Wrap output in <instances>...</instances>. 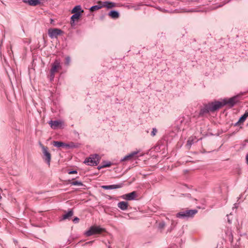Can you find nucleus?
I'll return each instance as SVG.
<instances>
[{
  "mask_svg": "<svg viewBox=\"0 0 248 248\" xmlns=\"http://www.w3.org/2000/svg\"><path fill=\"white\" fill-rule=\"evenodd\" d=\"M108 15L112 18H118L119 17V13L115 11H110Z\"/></svg>",
  "mask_w": 248,
  "mask_h": 248,
  "instance_id": "a211bd4d",
  "label": "nucleus"
},
{
  "mask_svg": "<svg viewBox=\"0 0 248 248\" xmlns=\"http://www.w3.org/2000/svg\"><path fill=\"white\" fill-rule=\"evenodd\" d=\"M197 213L196 210H189L179 212L177 214V217H192Z\"/></svg>",
  "mask_w": 248,
  "mask_h": 248,
  "instance_id": "39448f33",
  "label": "nucleus"
},
{
  "mask_svg": "<svg viewBox=\"0 0 248 248\" xmlns=\"http://www.w3.org/2000/svg\"><path fill=\"white\" fill-rule=\"evenodd\" d=\"M77 173V171L76 170H73L69 172V174H76Z\"/></svg>",
  "mask_w": 248,
  "mask_h": 248,
  "instance_id": "bb28decb",
  "label": "nucleus"
},
{
  "mask_svg": "<svg viewBox=\"0 0 248 248\" xmlns=\"http://www.w3.org/2000/svg\"><path fill=\"white\" fill-rule=\"evenodd\" d=\"M70 184L73 186H81L83 185L82 183L80 181H72L70 183Z\"/></svg>",
  "mask_w": 248,
  "mask_h": 248,
  "instance_id": "4be33fe9",
  "label": "nucleus"
},
{
  "mask_svg": "<svg viewBox=\"0 0 248 248\" xmlns=\"http://www.w3.org/2000/svg\"><path fill=\"white\" fill-rule=\"evenodd\" d=\"M73 215V213L72 211H69L66 214H64L62 216L63 219H66L69 218L70 217H72Z\"/></svg>",
  "mask_w": 248,
  "mask_h": 248,
  "instance_id": "412c9836",
  "label": "nucleus"
},
{
  "mask_svg": "<svg viewBox=\"0 0 248 248\" xmlns=\"http://www.w3.org/2000/svg\"><path fill=\"white\" fill-rule=\"evenodd\" d=\"M187 144H189V145H191L192 144V142L190 140H189L188 141H187Z\"/></svg>",
  "mask_w": 248,
  "mask_h": 248,
  "instance_id": "cd10ccee",
  "label": "nucleus"
},
{
  "mask_svg": "<svg viewBox=\"0 0 248 248\" xmlns=\"http://www.w3.org/2000/svg\"><path fill=\"white\" fill-rule=\"evenodd\" d=\"M248 117V112H245V113L240 118L238 122L236 124H239L241 123H243L246 119V118Z\"/></svg>",
  "mask_w": 248,
  "mask_h": 248,
  "instance_id": "6ab92c4d",
  "label": "nucleus"
},
{
  "mask_svg": "<svg viewBox=\"0 0 248 248\" xmlns=\"http://www.w3.org/2000/svg\"><path fill=\"white\" fill-rule=\"evenodd\" d=\"M66 60H67V63H68V62H69V58H67L66 59Z\"/></svg>",
  "mask_w": 248,
  "mask_h": 248,
  "instance_id": "c756f323",
  "label": "nucleus"
},
{
  "mask_svg": "<svg viewBox=\"0 0 248 248\" xmlns=\"http://www.w3.org/2000/svg\"><path fill=\"white\" fill-rule=\"evenodd\" d=\"M75 220H77V221H78V218L76 217L74 219V221H75Z\"/></svg>",
  "mask_w": 248,
  "mask_h": 248,
  "instance_id": "c85d7f7f",
  "label": "nucleus"
},
{
  "mask_svg": "<svg viewBox=\"0 0 248 248\" xmlns=\"http://www.w3.org/2000/svg\"><path fill=\"white\" fill-rule=\"evenodd\" d=\"M99 157L98 155H92L90 157L87 158L84 161L85 163H87L89 165H97L99 163Z\"/></svg>",
  "mask_w": 248,
  "mask_h": 248,
  "instance_id": "20e7f679",
  "label": "nucleus"
},
{
  "mask_svg": "<svg viewBox=\"0 0 248 248\" xmlns=\"http://www.w3.org/2000/svg\"><path fill=\"white\" fill-rule=\"evenodd\" d=\"M104 6L108 9H111L117 6V4L114 2L106 1H104Z\"/></svg>",
  "mask_w": 248,
  "mask_h": 248,
  "instance_id": "ddd939ff",
  "label": "nucleus"
},
{
  "mask_svg": "<svg viewBox=\"0 0 248 248\" xmlns=\"http://www.w3.org/2000/svg\"><path fill=\"white\" fill-rule=\"evenodd\" d=\"M100 9V7L98 6L97 5L93 6L90 8V11L91 12H93L95 10H98Z\"/></svg>",
  "mask_w": 248,
  "mask_h": 248,
  "instance_id": "5701e85b",
  "label": "nucleus"
},
{
  "mask_svg": "<svg viewBox=\"0 0 248 248\" xmlns=\"http://www.w3.org/2000/svg\"><path fill=\"white\" fill-rule=\"evenodd\" d=\"M138 153V151H134L126 155L123 159V161H126L132 159L134 158Z\"/></svg>",
  "mask_w": 248,
  "mask_h": 248,
  "instance_id": "f8f14e48",
  "label": "nucleus"
},
{
  "mask_svg": "<svg viewBox=\"0 0 248 248\" xmlns=\"http://www.w3.org/2000/svg\"><path fill=\"white\" fill-rule=\"evenodd\" d=\"M62 33V31L59 29H49L48 30V34L51 38H56Z\"/></svg>",
  "mask_w": 248,
  "mask_h": 248,
  "instance_id": "423d86ee",
  "label": "nucleus"
},
{
  "mask_svg": "<svg viewBox=\"0 0 248 248\" xmlns=\"http://www.w3.org/2000/svg\"><path fill=\"white\" fill-rule=\"evenodd\" d=\"M53 144L54 146L57 147H69V145L68 144L61 141H54L53 142Z\"/></svg>",
  "mask_w": 248,
  "mask_h": 248,
  "instance_id": "f3484780",
  "label": "nucleus"
},
{
  "mask_svg": "<svg viewBox=\"0 0 248 248\" xmlns=\"http://www.w3.org/2000/svg\"><path fill=\"white\" fill-rule=\"evenodd\" d=\"M226 105V102L222 101H217L209 103L205 106L204 109L201 111L202 113L207 112L209 111H214Z\"/></svg>",
  "mask_w": 248,
  "mask_h": 248,
  "instance_id": "f257e3e1",
  "label": "nucleus"
},
{
  "mask_svg": "<svg viewBox=\"0 0 248 248\" xmlns=\"http://www.w3.org/2000/svg\"><path fill=\"white\" fill-rule=\"evenodd\" d=\"M49 124L53 129H56L61 127L63 125V123L60 121H51L49 122Z\"/></svg>",
  "mask_w": 248,
  "mask_h": 248,
  "instance_id": "1a4fd4ad",
  "label": "nucleus"
},
{
  "mask_svg": "<svg viewBox=\"0 0 248 248\" xmlns=\"http://www.w3.org/2000/svg\"><path fill=\"white\" fill-rule=\"evenodd\" d=\"M238 97V96H235L230 98L228 100L224 99L223 102H226V105L229 104L232 107L239 101Z\"/></svg>",
  "mask_w": 248,
  "mask_h": 248,
  "instance_id": "0eeeda50",
  "label": "nucleus"
},
{
  "mask_svg": "<svg viewBox=\"0 0 248 248\" xmlns=\"http://www.w3.org/2000/svg\"><path fill=\"white\" fill-rule=\"evenodd\" d=\"M84 12L83 10L82 9L80 5H77L74 7V8L71 11L72 14H76L78 13L79 14H81Z\"/></svg>",
  "mask_w": 248,
  "mask_h": 248,
  "instance_id": "9b49d317",
  "label": "nucleus"
},
{
  "mask_svg": "<svg viewBox=\"0 0 248 248\" xmlns=\"http://www.w3.org/2000/svg\"><path fill=\"white\" fill-rule=\"evenodd\" d=\"M136 197V192L135 191H133L130 193L126 194L122 196V198L123 199L126 200H133L135 199Z\"/></svg>",
  "mask_w": 248,
  "mask_h": 248,
  "instance_id": "9d476101",
  "label": "nucleus"
},
{
  "mask_svg": "<svg viewBox=\"0 0 248 248\" xmlns=\"http://www.w3.org/2000/svg\"><path fill=\"white\" fill-rule=\"evenodd\" d=\"M118 207L122 210H125L128 207V203L126 202H121L118 203Z\"/></svg>",
  "mask_w": 248,
  "mask_h": 248,
  "instance_id": "dca6fc26",
  "label": "nucleus"
},
{
  "mask_svg": "<svg viewBox=\"0 0 248 248\" xmlns=\"http://www.w3.org/2000/svg\"><path fill=\"white\" fill-rule=\"evenodd\" d=\"M42 148L43 154L46 157L45 159H46V161L47 162V164L48 165H49L50 160H51V155L48 152L47 147L42 146Z\"/></svg>",
  "mask_w": 248,
  "mask_h": 248,
  "instance_id": "6e6552de",
  "label": "nucleus"
},
{
  "mask_svg": "<svg viewBox=\"0 0 248 248\" xmlns=\"http://www.w3.org/2000/svg\"><path fill=\"white\" fill-rule=\"evenodd\" d=\"M24 2H27L29 5L31 6H36L40 3V0H28L27 1H24Z\"/></svg>",
  "mask_w": 248,
  "mask_h": 248,
  "instance_id": "aec40b11",
  "label": "nucleus"
},
{
  "mask_svg": "<svg viewBox=\"0 0 248 248\" xmlns=\"http://www.w3.org/2000/svg\"><path fill=\"white\" fill-rule=\"evenodd\" d=\"M62 68L60 62L59 60L55 61L52 64V67L50 70V78L53 79L55 74L59 71Z\"/></svg>",
  "mask_w": 248,
  "mask_h": 248,
  "instance_id": "7ed1b4c3",
  "label": "nucleus"
},
{
  "mask_svg": "<svg viewBox=\"0 0 248 248\" xmlns=\"http://www.w3.org/2000/svg\"><path fill=\"white\" fill-rule=\"evenodd\" d=\"M104 1H98L97 2V5L100 7V9L102 8L105 7V6H104Z\"/></svg>",
  "mask_w": 248,
  "mask_h": 248,
  "instance_id": "b1692460",
  "label": "nucleus"
},
{
  "mask_svg": "<svg viewBox=\"0 0 248 248\" xmlns=\"http://www.w3.org/2000/svg\"><path fill=\"white\" fill-rule=\"evenodd\" d=\"M105 231V229L98 226H92L89 229L85 232L86 236H90L93 235L100 234Z\"/></svg>",
  "mask_w": 248,
  "mask_h": 248,
  "instance_id": "f03ea898",
  "label": "nucleus"
},
{
  "mask_svg": "<svg viewBox=\"0 0 248 248\" xmlns=\"http://www.w3.org/2000/svg\"><path fill=\"white\" fill-rule=\"evenodd\" d=\"M156 132H157V131H156V129L153 128V131L152 132V135L154 136L156 134Z\"/></svg>",
  "mask_w": 248,
  "mask_h": 248,
  "instance_id": "a878e982",
  "label": "nucleus"
},
{
  "mask_svg": "<svg viewBox=\"0 0 248 248\" xmlns=\"http://www.w3.org/2000/svg\"><path fill=\"white\" fill-rule=\"evenodd\" d=\"M110 166V163H104L102 166H99L98 167V170H100L103 168L109 167Z\"/></svg>",
  "mask_w": 248,
  "mask_h": 248,
  "instance_id": "393cba45",
  "label": "nucleus"
},
{
  "mask_svg": "<svg viewBox=\"0 0 248 248\" xmlns=\"http://www.w3.org/2000/svg\"><path fill=\"white\" fill-rule=\"evenodd\" d=\"M74 15L71 17V24L72 26L74 25V22L76 20H78L81 15L78 13L73 14Z\"/></svg>",
  "mask_w": 248,
  "mask_h": 248,
  "instance_id": "2eb2a0df",
  "label": "nucleus"
},
{
  "mask_svg": "<svg viewBox=\"0 0 248 248\" xmlns=\"http://www.w3.org/2000/svg\"><path fill=\"white\" fill-rule=\"evenodd\" d=\"M122 186V185L119 184V185H109V186H102V187L105 189H116V188H120Z\"/></svg>",
  "mask_w": 248,
  "mask_h": 248,
  "instance_id": "4468645a",
  "label": "nucleus"
}]
</instances>
